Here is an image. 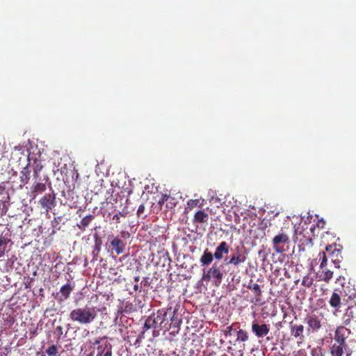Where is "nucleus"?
Wrapping results in <instances>:
<instances>
[{
  "label": "nucleus",
  "mask_w": 356,
  "mask_h": 356,
  "mask_svg": "<svg viewBox=\"0 0 356 356\" xmlns=\"http://www.w3.org/2000/svg\"><path fill=\"white\" fill-rule=\"evenodd\" d=\"M170 312V307L167 309H161L157 311L156 313H153L152 315L148 316L146 319L144 328L147 330L151 328L160 329L167 327L169 323L168 318Z\"/></svg>",
  "instance_id": "obj_1"
},
{
  "label": "nucleus",
  "mask_w": 356,
  "mask_h": 356,
  "mask_svg": "<svg viewBox=\"0 0 356 356\" xmlns=\"http://www.w3.org/2000/svg\"><path fill=\"white\" fill-rule=\"evenodd\" d=\"M6 197L3 200H0V210L1 211V215L6 214L8 209L6 207V202L9 200L10 197L8 194L6 193Z\"/></svg>",
  "instance_id": "obj_33"
},
{
  "label": "nucleus",
  "mask_w": 356,
  "mask_h": 356,
  "mask_svg": "<svg viewBox=\"0 0 356 356\" xmlns=\"http://www.w3.org/2000/svg\"><path fill=\"white\" fill-rule=\"evenodd\" d=\"M349 333L347 328L343 326L338 327L334 332V339L337 344H341V346H346V339L347 338L346 334Z\"/></svg>",
  "instance_id": "obj_12"
},
{
  "label": "nucleus",
  "mask_w": 356,
  "mask_h": 356,
  "mask_svg": "<svg viewBox=\"0 0 356 356\" xmlns=\"http://www.w3.org/2000/svg\"><path fill=\"white\" fill-rule=\"evenodd\" d=\"M145 211V206L143 204H140L137 210V214L138 216H140V214L143 213Z\"/></svg>",
  "instance_id": "obj_42"
},
{
  "label": "nucleus",
  "mask_w": 356,
  "mask_h": 356,
  "mask_svg": "<svg viewBox=\"0 0 356 356\" xmlns=\"http://www.w3.org/2000/svg\"><path fill=\"white\" fill-rule=\"evenodd\" d=\"M319 259L321 261L320 268H323L327 264V259L326 253L325 252H321L318 254Z\"/></svg>",
  "instance_id": "obj_35"
},
{
  "label": "nucleus",
  "mask_w": 356,
  "mask_h": 356,
  "mask_svg": "<svg viewBox=\"0 0 356 356\" xmlns=\"http://www.w3.org/2000/svg\"><path fill=\"white\" fill-rule=\"evenodd\" d=\"M97 317V312L94 307H79L71 311L70 319L79 324H90Z\"/></svg>",
  "instance_id": "obj_2"
},
{
  "label": "nucleus",
  "mask_w": 356,
  "mask_h": 356,
  "mask_svg": "<svg viewBox=\"0 0 356 356\" xmlns=\"http://www.w3.org/2000/svg\"><path fill=\"white\" fill-rule=\"evenodd\" d=\"M47 189L46 184L44 183L37 182L34 184L31 188V194L33 198H35L38 194L44 192Z\"/></svg>",
  "instance_id": "obj_21"
},
{
  "label": "nucleus",
  "mask_w": 356,
  "mask_h": 356,
  "mask_svg": "<svg viewBox=\"0 0 356 356\" xmlns=\"http://www.w3.org/2000/svg\"><path fill=\"white\" fill-rule=\"evenodd\" d=\"M252 331L258 338H263L270 332L269 325L259 324L254 321L252 324Z\"/></svg>",
  "instance_id": "obj_11"
},
{
  "label": "nucleus",
  "mask_w": 356,
  "mask_h": 356,
  "mask_svg": "<svg viewBox=\"0 0 356 356\" xmlns=\"http://www.w3.org/2000/svg\"><path fill=\"white\" fill-rule=\"evenodd\" d=\"M8 239L0 234V258L2 257L6 251V246L8 243Z\"/></svg>",
  "instance_id": "obj_29"
},
{
  "label": "nucleus",
  "mask_w": 356,
  "mask_h": 356,
  "mask_svg": "<svg viewBox=\"0 0 356 356\" xmlns=\"http://www.w3.org/2000/svg\"><path fill=\"white\" fill-rule=\"evenodd\" d=\"M248 258V252L244 246H237L234 252L232 253L227 264L238 266L244 263Z\"/></svg>",
  "instance_id": "obj_6"
},
{
  "label": "nucleus",
  "mask_w": 356,
  "mask_h": 356,
  "mask_svg": "<svg viewBox=\"0 0 356 356\" xmlns=\"http://www.w3.org/2000/svg\"><path fill=\"white\" fill-rule=\"evenodd\" d=\"M110 243V247L111 248L112 252H115L118 255L124 252L126 244L118 236L113 237L111 239Z\"/></svg>",
  "instance_id": "obj_13"
},
{
  "label": "nucleus",
  "mask_w": 356,
  "mask_h": 356,
  "mask_svg": "<svg viewBox=\"0 0 356 356\" xmlns=\"http://www.w3.org/2000/svg\"><path fill=\"white\" fill-rule=\"evenodd\" d=\"M312 279L308 276L304 277L302 284L306 287H309L312 284Z\"/></svg>",
  "instance_id": "obj_40"
},
{
  "label": "nucleus",
  "mask_w": 356,
  "mask_h": 356,
  "mask_svg": "<svg viewBox=\"0 0 356 356\" xmlns=\"http://www.w3.org/2000/svg\"><path fill=\"white\" fill-rule=\"evenodd\" d=\"M92 344L97 349L96 356H112V345L107 341L106 337L97 339Z\"/></svg>",
  "instance_id": "obj_5"
},
{
  "label": "nucleus",
  "mask_w": 356,
  "mask_h": 356,
  "mask_svg": "<svg viewBox=\"0 0 356 356\" xmlns=\"http://www.w3.org/2000/svg\"><path fill=\"white\" fill-rule=\"evenodd\" d=\"M197 355L195 353V351L193 349L190 350L188 356H197Z\"/></svg>",
  "instance_id": "obj_47"
},
{
  "label": "nucleus",
  "mask_w": 356,
  "mask_h": 356,
  "mask_svg": "<svg viewBox=\"0 0 356 356\" xmlns=\"http://www.w3.org/2000/svg\"><path fill=\"white\" fill-rule=\"evenodd\" d=\"M169 201V203L170 204V206H168V204L167 203V207L172 208L174 205H175L174 201L175 199L170 195H163L161 200H159V204H163L165 202H168Z\"/></svg>",
  "instance_id": "obj_30"
},
{
  "label": "nucleus",
  "mask_w": 356,
  "mask_h": 356,
  "mask_svg": "<svg viewBox=\"0 0 356 356\" xmlns=\"http://www.w3.org/2000/svg\"><path fill=\"white\" fill-rule=\"evenodd\" d=\"M229 251V246L226 241H222L214 252L215 259L216 260H221L225 254H227Z\"/></svg>",
  "instance_id": "obj_14"
},
{
  "label": "nucleus",
  "mask_w": 356,
  "mask_h": 356,
  "mask_svg": "<svg viewBox=\"0 0 356 356\" xmlns=\"http://www.w3.org/2000/svg\"><path fill=\"white\" fill-rule=\"evenodd\" d=\"M213 259H215L214 254L207 248L200 257V263L202 266H209L212 264Z\"/></svg>",
  "instance_id": "obj_15"
},
{
  "label": "nucleus",
  "mask_w": 356,
  "mask_h": 356,
  "mask_svg": "<svg viewBox=\"0 0 356 356\" xmlns=\"http://www.w3.org/2000/svg\"><path fill=\"white\" fill-rule=\"evenodd\" d=\"M305 322L307 325V333H317L323 329L324 325V315L322 313L309 314L305 318Z\"/></svg>",
  "instance_id": "obj_3"
},
{
  "label": "nucleus",
  "mask_w": 356,
  "mask_h": 356,
  "mask_svg": "<svg viewBox=\"0 0 356 356\" xmlns=\"http://www.w3.org/2000/svg\"><path fill=\"white\" fill-rule=\"evenodd\" d=\"M248 339V332L242 329H240L237 332V340L241 341H246Z\"/></svg>",
  "instance_id": "obj_32"
},
{
  "label": "nucleus",
  "mask_w": 356,
  "mask_h": 356,
  "mask_svg": "<svg viewBox=\"0 0 356 356\" xmlns=\"http://www.w3.org/2000/svg\"><path fill=\"white\" fill-rule=\"evenodd\" d=\"M325 250L327 253L330 255L337 257L339 253V250L337 248V245H328L325 247Z\"/></svg>",
  "instance_id": "obj_31"
},
{
  "label": "nucleus",
  "mask_w": 356,
  "mask_h": 356,
  "mask_svg": "<svg viewBox=\"0 0 356 356\" xmlns=\"http://www.w3.org/2000/svg\"><path fill=\"white\" fill-rule=\"evenodd\" d=\"M222 268V265L219 264L218 262H214L211 267H210L207 271H204L202 280L205 281H211L214 282L216 286L220 285L223 279Z\"/></svg>",
  "instance_id": "obj_4"
},
{
  "label": "nucleus",
  "mask_w": 356,
  "mask_h": 356,
  "mask_svg": "<svg viewBox=\"0 0 356 356\" xmlns=\"http://www.w3.org/2000/svg\"><path fill=\"white\" fill-rule=\"evenodd\" d=\"M232 327H231V326L227 327V330H226V332H225V334H226V335H227V334H229V335H230V334H232V333H231V332H232Z\"/></svg>",
  "instance_id": "obj_46"
},
{
  "label": "nucleus",
  "mask_w": 356,
  "mask_h": 356,
  "mask_svg": "<svg viewBox=\"0 0 356 356\" xmlns=\"http://www.w3.org/2000/svg\"><path fill=\"white\" fill-rule=\"evenodd\" d=\"M39 204L47 213L50 211L56 205V194L54 192L46 193L40 198Z\"/></svg>",
  "instance_id": "obj_9"
},
{
  "label": "nucleus",
  "mask_w": 356,
  "mask_h": 356,
  "mask_svg": "<svg viewBox=\"0 0 356 356\" xmlns=\"http://www.w3.org/2000/svg\"><path fill=\"white\" fill-rule=\"evenodd\" d=\"M150 284L149 278L148 277H144L143 280L141 281V285H144L145 286H149Z\"/></svg>",
  "instance_id": "obj_41"
},
{
  "label": "nucleus",
  "mask_w": 356,
  "mask_h": 356,
  "mask_svg": "<svg viewBox=\"0 0 356 356\" xmlns=\"http://www.w3.org/2000/svg\"><path fill=\"white\" fill-rule=\"evenodd\" d=\"M329 303L331 307L338 309L341 306V298L340 296L334 292L330 298Z\"/></svg>",
  "instance_id": "obj_27"
},
{
  "label": "nucleus",
  "mask_w": 356,
  "mask_h": 356,
  "mask_svg": "<svg viewBox=\"0 0 356 356\" xmlns=\"http://www.w3.org/2000/svg\"><path fill=\"white\" fill-rule=\"evenodd\" d=\"M248 289L251 290L254 294L255 303H261V289L260 286L257 283H252V281L248 285Z\"/></svg>",
  "instance_id": "obj_18"
},
{
  "label": "nucleus",
  "mask_w": 356,
  "mask_h": 356,
  "mask_svg": "<svg viewBox=\"0 0 356 356\" xmlns=\"http://www.w3.org/2000/svg\"><path fill=\"white\" fill-rule=\"evenodd\" d=\"M176 314L177 311L175 309L172 310V307H170V312L168 318V321L170 322L168 323L169 328L174 327L179 329L182 323L181 319L178 318Z\"/></svg>",
  "instance_id": "obj_16"
},
{
  "label": "nucleus",
  "mask_w": 356,
  "mask_h": 356,
  "mask_svg": "<svg viewBox=\"0 0 356 356\" xmlns=\"http://www.w3.org/2000/svg\"><path fill=\"white\" fill-rule=\"evenodd\" d=\"M62 220V217L54 218V219L51 221V227L54 229L53 234L56 232V230L60 229V222Z\"/></svg>",
  "instance_id": "obj_34"
},
{
  "label": "nucleus",
  "mask_w": 356,
  "mask_h": 356,
  "mask_svg": "<svg viewBox=\"0 0 356 356\" xmlns=\"http://www.w3.org/2000/svg\"><path fill=\"white\" fill-rule=\"evenodd\" d=\"M127 212H118L113 216L112 220L115 223L118 224L120 222V218L121 217L125 218L127 216Z\"/></svg>",
  "instance_id": "obj_37"
},
{
  "label": "nucleus",
  "mask_w": 356,
  "mask_h": 356,
  "mask_svg": "<svg viewBox=\"0 0 356 356\" xmlns=\"http://www.w3.org/2000/svg\"><path fill=\"white\" fill-rule=\"evenodd\" d=\"M139 280H140V277H139V276H136V277H134V281H135L136 283H138V282H139Z\"/></svg>",
  "instance_id": "obj_49"
},
{
  "label": "nucleus",
  "mask_w": 356,
  "mask_h": 356,
  "mask_svg": "<svg viewBox=\"0 0 356 356\" xmlns=\"http://www.w3.org/2000/svg\"><path fill=\"white\" fill-rule=\"evenodd\" d=\"M203 202L204 200L201 199L189 200L186 203V209L192 210L197 207H201L203 204Z\"/></svg>",
  "instance_id": "obj_26"
},
{
  "label": "nucleus",
  "mask_w": 356,
  "mask_h": 356,
  "mask_svg": "<svg viewBox=\"0 0 356 356\" xmlns=\"http://www.w3.org/2000/svg\"><path fill=\"white\" fill-rule=\"evenodd\" d=\"M3 191H4V189H3V188H0V194H1Z\"/></svg>",
  "instance_id": "obj_51"
},
{
  "label": "nucleus",
  "mask_w": 356,
  "mask_h": 356,
  "mask_svg": "<svg viewBox=\"0 0 356 356\" xmlns=\"http://www.w3.org/2000/svg\"><path fill=\"white\" fill-rule=\"evenodd\" d=\"M95 216L93 215L89 214L86 216L83 217L79 224L77 225L78 227L81 230H85L86 227L90 224V222L93 220Z\"/></svg>",
  "instance_id": "obj_24"
},
{
  "label": "nucleus",
  "mask_w": 356,
  "mask_h": 356,
  "mask_svg": "<svg viewBox=\"0 0 356 356\" xmlns=\"http://www.w3.org/2000/svg\"><path fill=\"white\" fill-rule=\"evenodd\" d=\"M311 355L312 356H324V354L323 353V349L319 346L314 348L311 351Z\"/></svg>",
  "instance_id": "obj_38"
},
{
  "label": "nucleus",
  "mask_w": 356,
  "mask_h": 356,
  "mask_svg": "<svg viewBox=\"0 0 356 356\" xmlns=\"http://www.w3.org/2000/svg\"><path fill=\"white\" fill-rule=\"evenodd\" d=\"M289 243V238L287 234L284 233H280L276 235L273 239V245L274 250L277 253H282L284 252V245Z\"/></svg>",
  "instance_id": "obj_10"
},
{
  "label": "nucleus",
  "mask_w": 356,
  "mask_h": 356,
  "mask_svg": "<svg viewBox=\"0 0 356 356\" xmlns=\"http://www.w3.org/2000/svg\"><path fill=\"white\" fill-rule=\"evenodd\" d=\"M45 352L49 356H57L58 347L56 345H52L49 346L48 348H47Z\"/></svg>",
  "instance_id": "obj_36"
},
{
  "label": "nucleus",
  "mask_w": 356,
  "mask_h": 356,
  "mask_svg": "<svg viewBox=\"0 0 356 356\" xmlns=\"http://www.w3.org/2000/svg\"><path fill=\"white\" fill-rule=\"evenodd\" d=\"M346 348V346H341V344L334 343L330 347L331 356H342Z\"/></svg>",
  "instance_id": "obj_23"
},
{
  "label": "nucleus",
  "mask_w": 356,
  "mask_h": 356,
  "mask_svg": "<svg viewBox=\"0 0 356 356\" xmlns=\"http://www.w3.org/2000/svg\"><path fill=\"white\" fill-rule=\"evenodd\" d=\"M83 353L81 356H95V347L90 343V344H86L82 348Z\"/></svg>",
  "instance_id": "obj_28"
},
{
  "label": "nucleus",
  "mask_w": 356,
  "mask_h": 356,
  "mask_svg": "<svg viewBox=\"0 0 356 356\" xmlns=\"http://www.w3.org/2000/svg\"><path fill=\"white\" fill-rule=\"evenodd\" d=\"M348 310H350V315H348V318L346 319L344 323L348 325L350 321V318H353V312L351 311V308L348 307Z\"/></svg>",
  "instance_id": "obj_44"
},
{
  "label": "nucleus",
  "mask_w": 356,
  "mask_h": 356,
  "mask_svg": "<svg viewBox=\"0 0 356 356\" xmlns=\"http://www.w3.org/2000/svg\"><path fill=\"white\" fill-rule=\"evenodd\" d=\"M128 234V235H129L128 232H124V231H122V232H121V235H122V237H124V236H125V234Z\"/></svg>",
  "instance_id": "obj_50"
},
{
  "label": "nucleus",
  "mask_w": 356,
  "mask_h": 356,
  "mask_svg": "<svg viewBox=\"0 0 356 356\" xmlns=\"http://www.w3.org/2000/svg\"><path fill=\"white\" fill-rule=\"evenodd\" d=\"M166 255H167V257H168V253H166ZM168 259H169V260H170V258H168Z\"/></svg>",
  "instance_id": "obj_52"
},
{
  "label": "nucleus",
  "mask_w": 356,
  "mask_h": 356,
  "mask_svg": "<svg viewBox=\"0 0 356 356\" xmlns=\"http://www.w3.org/2000/svg\"><path fill=\"white\" fill-rule=\"evenodd\" d=\"M325 225V222L323 219L319 220L316 223L317 227L320 228H323Z\"/></svg>",
  "instance_id": "obj_45"
},
{
  "label": "nucleus",
  "mask_w": 356,
  "mask_h": 356,
  "mask_svg": "<svg viewBox=\"0 0 356 356\" xmlns=\"http://www.w3.org/2000/svg\"><path fill=\"white\" fill-rule=\"evenodd\" d=\"M28 167L31 166L33 168L34 172V177H38L39 172L42 169L43 167L40 160L38 159L37 158L33 159V157H31L29 154L28 156Z\"/></svg>",
  "instance_id": "obj_17"
},
{
  "label": "nucleus",
  "mask_w": 356,
  "mask_h": 356,
  "mask_svg": "<svg viewBox=\"0 0 356 356\" xmlns=\"http://www.w3.org/2000/svg\"><path fill=\"white\" fill-rule=\"evenodd\" d=\"M73 291V286L70 284H66L63 285L60 289L58 294L59 300L63 301L67 300L70 296L71 292Z\"/></svg>",
  "instance_id": "obj_19"
},
{
  "label": "nucleus",
  "mask_w": 356,
  "mask_h": 356,
  "mask_svg": "<svg viewBox=\"0 0 356 356\" xmlns=\"http://www.w3.org/2000/svg\"><path fill=\"white\" fill-rule=\"evenodd\" d=\"M291 336L297 339L298 345L302 344L305 341L304 334L305 327L302 324H296L293 322L289 323Z\"/></svg>",
  "instance_id": "obj_8"
},
{
  "label": "nucleus",
  "mask_w": 356,
  "mask_h": 356,
  "mask_svg": "<svg viewBox=\"0 0 356 356\" xmlns=\"http://www.w3.org/2000/svg\"><path fill=\"white\" fill-rule=\"evenodd\" d=\"M29 174H30V172L29 170L28 165L23 168L22 170L20 172V177H19L20 182H21V184H20L21 187L24 186L25 184H26L29 182V181L30 179Z\"/></svg>",
  "instance_id": "obj_25"
},
{
  "label": "nucleus",
  "mask_w": 356,
  "mask_h": 356,
  "mask_svg": "<svg viewBox=\"0 0 356 356\" xmlns=\"http://www.w3.org/2000/svg\"><path fill=\"white\" fill-rule=\"evenodd\" d=\"M94 240L95 250H99L102 244V239L97 234L94 235Z\"/></svg>",
  "instance_id": "obj_39"
},
{
  "label": "nucleus",
  "mask_w": 356,
  "mask_h": 356,
  "mask_svg": "<svg viewBox=\"0 0 356 356\" xmlns=\"http://www.w3.org/2000/svg\"><path fill=\"white\" fill-rule=\"evenodd\" d=\"M133 311V305L131 304L127 305L124 307V312L126 313L131 312Z\"/></svg>",
  "instance_id": "obj_43"
},
{
  "label": "nucleus",
  "mask_w": 356,
  "mask_h": 356,
  "mask_svg": "<svg viewBox=\"0 0 356 356\" xmlns=\"http://www.w3.org/2000/svg\"><path fill=\"white\" fill-rule=\"evenodd\" d=\"M321 273L319 275V279L325 282H329L333 277V272L327 268V266L323 268H321Z\"/></svg>",
  "instance_id": "obj_22"
},
{
  "label": "nucleus",
  "mask_w": 356,
  "mask_h": 356,
  "mask_svg": "<svg viewBox=\"0 0 356 356\" xmlns=\"http://www.w3.org/2000/svg\"><path fill=\"white\" fill-rule=\"evenodd\" d=\"M209 220V214L203 210L197 211L193 219V222L195 224H202L207 222Z\"/></svg>",
  "instance_id": "obj_20"
},
{
  "label": "nucleus",
  "mask_w": 356,
  "mask_h": 356,
  "mask_svg": "<svg viewBox=\"0 0 356 356\" xmlns=\"http://www.w3.org/2000/svg\"><path fill=\"white\" fill-rule=\"evenodd\" d=\"M305 230L302 227H297L294 231V241L300 242V244L299 247L302 250H305V245H312V239L309 236H307L305 234L304 232Z\"/></svg>",
  "instance_id": "obj_7"
},
{
  "label": "nucleus",
  "mask_w": 356,
  "mask_h": 356,
  "mask_svg": "<svg viewBox=\"0 0 356 356\" xmlns=\"http://www.w3.org/2000/svg\"><path fill=\"white\" fill-rule=\"evenodd\" d=\"M134 291H140V287H139V285L138 283H136L134 285Z\"/></svg>",
  "instance_id": "obj_48"
}]
</instances>
